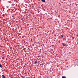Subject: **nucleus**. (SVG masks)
<instances>
[{
    "mask_svg": "<svg viewBox=\"0 0 78 78\" xmlns=\"http://www.w3.org/2000/svg\"><path fill=\"white\" fill-rule=\"evenodd\" d=\"M62 44L63 46L67 47V45L65 43H62Z\"/></svg>",
    "mask_w": 78,
    "mask_h": 78,
    "instance_id": "1",
    "label": "nucleus"
},
{
    "mask_svg": "<svg viewBox=\"0 0 78 78\" xmlns=\"http://www.w3.org/2000/svg\"><path fill=\"white\" fill-rule=\"evenodd\" d=\"M42 2H45V0H41Z\"/></svg>",
    "mask_w": 78,
    "mask_h": 78,
    "instance_id": "2",
    "label": "nucleus"
},
{
    "mask_svg": "<svg viewBox=\"0 0 78 78\" xmlns=\"http://www.w3.org/2000/svg\"><path fill=\"white\" fill-rule=\"evenodd\" d=\"M62 78H66V77L65 76H62Z\"/></svg>",
    "mask_w": 78,
    "mask_h": 78,
    "instance_id": "3",
    "label": "nucleus"
},
{
    "mask_svg": "<svg viewBox=\"0 0 78 78\" xmlns=\"http://www.w3.org/2000/svg\"><path fill=\"white\" fill-rule=\"evenodd\" d=\"M2 76L3 77V78H5V76L4 75H2Z\"/></svg>",
    "mask_w": 78,
    "mask_h": 78,
    "instance_id": "4",
    "label": "nucleus"
},
{
    "mask_svg": "<svg viewBox=\"0 0 78 78\" xmlns=\"http://www.w3.org/2000/svg\"><path fill=\"white\" fill-rule=\"evenodd\" d=\"M0 67H1V68H2V65H0Z\"/></svg>",
    "mask_w": 78,
    "mask_h": 78,
    "instance_id": "5",
    "label": "nucleus"
},
{
    "mask_svg": "<svg viewBox=\"0 0 78 78\" xmlns=\"http://www.w3.org/2000/svg\"><path fill=\"white\" fill-rule=\"evenodd\" d=\"M34 64H37V62L35 61Z\"/></svg>",
    "mask_w": 78,
    "mask_h": 78,
    "instance_id": "6",
    "label": "nucleus"
},
{
    "mask_svg": "<svg viewBox=\"0 0 78 78\" xmlns=\"http://www.w3.org/2000/svg\"><path fill=\"white\" fill-rule=\"evenodd\" d=\"M7 8H9V6H7Z\"/></svg>",
    "mask_w": 78,
    "mask_h": 78,
    "instance_id": "7",
    "label": "nucleus"
},
{
    "mask_svg": "<svg viewBox=\"0 0 78 78\" xmlns=\"http://www.w3.org/2000/svg\"><path fill=\"white\" fill-rule=\"evenodd\" d=\"M62 37H63V35H61Z\"/></svg>",
    "mask_w": 78,
    "mask_h": 78,
    "instance_id": "8",
    "label": "nucleus"
}]
</instances>
